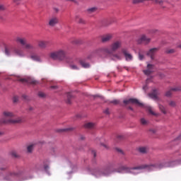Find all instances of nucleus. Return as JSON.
I'll return each instance as SVG.
<instances>
[{"mask_svg":"<svg viewBox=\"0 0 181 181\" xmlns=\"http://www.w3.org/2000/svg\"><path fill=\"white\" fill-rule=\"evenodd\" d=\"M178 165H181V159L174 161H170L168 163H166L164 165H162V164H154L150 165H144V167H136L132 168H129L127 167V173H132V175H138L141 169H147V170H155L156 169H162V168H175V166H178Z\"/></svg>","mask_w":181,"mask_h":181,"instance_id":"1","label":"nucleus"},{"mask_svg":"<svg viewBox=\"0 0 181 181\" xmlns=\"http://www.w3.org/2000/svg\"><path fill=\"white\" fill-rule=\"evenodd\" d=\"M121 46H122V42L119 40L113 42L110 47L102 48L100 52L103 54H112V53H114V52L116 50H118Z\"/></svg>","mask_w":181,"mask_h":181,"instance_id":"2","label":"nucleus"},{"mask_svg":"<svg viewBox=\"0 0 181 181\" xmlns=\"http://www.w3.org/2000/svg\"><path fill=\"white\" fill-rule=\"evenodd\" d=\"M123 103L126 105L128 104H134L135 105H139V107H144V108L147 109V110L148 111V112H150V114H151V115H158L156 113H155V112H153V110H152V107H151V106L147 105H143L136 98H130L129 100H124Z\"/></svg>","mask_w":181,"mask_h":181,"instance_id":"3","label":"nucleus"},{"mask_svg":"<svg viewBox=\"0 0 181 181\" xmlns=\"http://www.w3.org/2000/svg\"><path fill=\"white\" fill-rule=\"evenodd\" d=\"M5 54L6 56H19V57H25V56H26V54H25L23 50L18 48L13 49L8 47H5Z\"/></svg>","mask_w":181,"mask_h":181,"instance_id":"4","label":"nucleus"},{"mask_svg":"<svg viewBox=\"0 0 181 181\" xmlns=\"http://www.w3.org/2000/svg\"><path fill=\"white\" fill-rule=\"evenodd\" d=\"M49 57L52 59V60H59L62 62L66 59V51L64 49H58L57 51L52 52L49 54Z\"/></svg>","mask_w":181,"mask_h":181,"instance_id":"5","label":"nucleus"},{"mask_svg":"<svg viewBox=\"0 0 181 181\" xmlns=\"http://www.w3.org/2000/svg\"><path fill=\"white\" fill-rule=\"evenodd\" d=\"M110 173H111V169L110 168H107L105 169L103 172L100 170H95L92 173V175H93V176H95V177H101V176H108Z\"/></svg>","mask_w":181,"mask_h":181,"instance_id":"6","label":"nucleus"},{"mask_svg":"<svg viewBox=\"0 0 181 181\" xmlns=\"http://www.w3.org/2000/svg\"><path fill=\"white\" fill-rule=\"evenodd\" d=\"M136 42L139 45H142V43L144 45H148V43L151 42V38L146 37L145 35H143L137 39Z\"/></svg>","mask_w":181,"mask_h":181,"instance_id":"7","label":"nucleus"},{"mask_svg":"<svg viewBox=\"0 0 181 181\" xmlns=\"http://www.w3.org/2000/svg\"><path fill=\"white\" fill-rule=\"evenodd\" d=\"M122 53H123L127 62L132 61L133 57L132 54H129L128 49L123 48L122 49Z\"/></svg>","mask_w":181,"mask_h":181,"instance_id":"8","label":"nucleus"},{"mask_svg":"<svg viewBox=\"0 0 181 181\" xmlns=\"http://www.w3.org/2000/svg\"><path fill=\"white\" fill-rule=\"evenodd\" d=\"M158 52H159V47L152 48L147 52V55L151 57V60H153L155 54H157Z\"/></svg>","mask_w":181,"mask_h":181,"instance_id":"9","label":"nucleus"},{"mask_svg":"<svg viewBox=\"0 0 181 181\" xmlns=\"http://www.w3.org/2000/svg\"><path fill=\"white\" fill-rule=\"evenodd\" d=\"M15 40H16V43H19L22 46H24L25 45H26V43H28V40H26V38L22 37H16Z\"/></svg>","mask_w":181,"mask_h":181,"instance_id":"10","label":"nucleus"},{"mask_svg":"<svg viewBox=\"0 0 181 181\" xmlns=\"http://www.w3.org/2000/svg\"><path fill=\"white\" fill-rule=\"evenodd\" d=\"M30 59L33 60L34 62H38L39 63H42V57L37 54H32L30 56Z\"/></svg>","mask_w":181,"mask_h":181,"instance_id":"11","label":"nucleus"},{"mask_svg":"<svg viewBox=\"0 0 181 181\" xmlns=\"http://www.w3.org/2000/svg\"><path fill=\"white\" fill-rule=\"evenodd\" d=\"M181 90V86H178L175 88H171L169 90H168L165 93V97H170L172 95V91H180Z\"/></svg>","mask_w":181,"mask_h":181,"instance_id":"12","label":"nucleus"},{"mask_svg":"<svg viewBox=\"0 0 181 181\" xmlns=\"http://www.w3.org/2000/svg\"><path fill=\"white\" fill-rule=\"evenodd\" d=\"M153 69H155V66L153 64H147V69L144 71V74L146 76H149L152 71H153Z\"/></svg>","mask_w":181,"mask_h":181,"instance_id":"13","label":"nucleus"},{"mask_svg":"<svg viewBox=\"0 0 181 181\" xmlns=\"http://www.w3.org/2000/svg\"><path fill=\"white\" fill-rule=\"evenodd\" d=\"M17 176H18V174L15 173H11L6 176L5 180L13 181L15 180V178L17 177Z\"/></svg>","mask_w":181,"mask_h":181,"instance_id":"14","label":"nucleus"},{"mask_svg":"<svg viewBox=\"0 0 181 181\" xmlns=\"http://www.w3.org/2000/svg\"><path fill=\"white\" fill-rule=\"evenodd\" d=\"M57 23H59V18L57 17H52L49 20L48 25L49 26H55V25H57Z\"/></svg>","mask_w":181,"mask_h":181,"instance_id":"15","label":"nucleus"},{"mask_svg":"<svg viewBox=\"0 0 181 181\" xmlns=\"http://www.w3.org/2000/svg\"><path fill=\"white\" fill-rule=\"evenodd\" d=\"M107 56H110L112 60H121L122 59V54L121 53L107 54Z\"/></svg>","mask_w":181,"mask_h":181,"instance_id":"16","label":"nucleus"},{"mask_svg":"<svg viewBox=\"0 0 181 181\" xmlns=\"http://www.w3.org/2000/svg\"><path fill=\"white\" fill-rule=\"evenodd\" d=\"M47 45H49L48 41L40 40L38 42V47H40V49H46V47H47Z\"/></svg>","mask_w":181,"mask_h":181,"instance_id":"17","label":"nucleus"},{"mask_svg":"<svg viewBox=\"0 0 181 181\" xmlns=\"http://www.w3.org/2000/svg\"><path fill=\"white\" fill-rule=\"evenodd\" d=\"M112 39V34H106L102 37V42L105 43L106 42H110Z\"/></svg>","mask_w":181,"mask_h":181,"instance_id":"18","label":"nucleus"},{"mask_svg":"<svg viewBox=\"0 0 181 181\" xmlns=\"http://www.w3.org/2000/svg\"><path fill=\"white\" fill-rule=\"evenodd\" d=\"M3 122H4V124H18V122H22V119H18L16 120H13V119H10L8 121L5 120Z\"/></svg>","mask_w":181,"mask_h":181,"instance_id":"19","label":"nucleus"},{"mask_svg":"<svg viewBox=\"0 0 181 181\" xmlns=\"http://www.w3.org/2000/svg\"><path fill=\"white\" fill-rule=\"evenodd\" d=\"M3 115L4 117H6V118H12V117H15V115H13V112H9V111L4 112Z\"/></svg>","mask_w":181,"mask_h":181,"instance_id":"20","label":"nucleus"},{"mask_svg":"<svg viewBox=\"0 0 181 181\" xmlns=\"http://www.w3.org/2000/svg\"><path fill=\"white\" fill-rule=\"evenodd\" d=\"M25 49H27L28 50H33L35 47L30 43L26 42L25 45H24Z\"/></svg>","mask_w":181,"mask_h":181,"instance_id":"21","label":"nucleus"},{"mask_svg":"<svg viewBox=\"0 0 181 181\" xmlns=\"http://www.w3.org/2000/svg\"><path fill=\"white\" fill-rule=\"evenodd\" d=\"M149 97H151V98H153L154 100L156 98H158V90H154L153 93H149L148 94Z\"/></svg>","mask_w":181,"mask_h":181,"instance_id":"22","label":"nucleus"},{"mask_svg":"<svg viewBox=\"0 0 181 181\" xmlns=\"http://www.w3.org/2000/svg\"><path fill=\"white\" fill-rule=\"evenodd\" d=\"M79 64H81V66H82V67L84 69H88V67H90V64L86 63L84 61H81Z\"/></svg>","mask_w":181,"mask_h":181,"instance_id":"23","label":"nucleus"},{"mask_svg":"<svg viewBox=\"0 0 181 181\" xmlns=\"http://www.w3.org/2000/svg\"><path fill=\"white\" fill-rule=\"evenodd\" d=\"M139 152L141 153H146V152H148V149L146 147H140L139 148Z\"/></svg>","mask_w":181,"mask_h":181,"instance_id":"24","label":"nucleus"},{"mask_svg":"<svg viewBox=\"0 0 181 181\" xmlns=\"http://www.w3.org/2000/svg\"><path fill=\"white\" fill-rule=\"evenodd\" d=\"M93 127H94L93 123L88 122L85 124V128H93Z\"/></svg>","mask_w":181,"mask_h":181,"instance_id":"25","label":"nucleus"},{"mask_svg":"<svg viewBox=\"0 0 181 181\" xmlns=\"http://www.w3.org/2000/svg\"><path fill=\"white\" fill-rule=\"evenodd\" d=\"M97 11V8L93 7L89 9H88V13H94Z\"/></svg>","mask_w":181,"mask_h":181,"instance_id":"26","label":"nucleus"},{"mask_svg":"<svg viewBox=\"0 0 181 181\" xmlns=\"http://www.w3.org/2000/svg\"><path fill=\"white\" fill-rule=\"evenodd\" d=\"M70 68L72 70H78V66L77 65H74V64H71L70 65Z\"/></svg>","mask_w":181,"mask_h":181,"instance_id":"27","label":"nucleus"},{"mask_svg":"<svg viewBox=\"0 0 181 181\" xmlns=\"http://www.w3.org/2000/svg\"><path fill=\"white\" fill-rule=\"evenodd\" d=\"M159 109L161 112H163V114H166V110H165V107L162 105H159Z\"/></svg>","mask_w":181,"mask_h":181,"instance_id":"28","label":"nucleus"},{"mask_svg":"<svg viewBox=\"0 0 181 181\" xmlns=\"http://www.w3.org/2000/svg\"><path fill=\"white\" fill-rule=\"evenodd\" d=\"M169 105L170 107H175L176 106V102L173 101V100H171L170 103H169Z\"/></svg>","mask_w":181,"mask_h":181,"instance_id":"29","label":"nucleus"},{"mask_svg":"<svg viewBox=\"0 0 181 181\" xmlns=\"http://www.w3.org/2000/svg\"><path fill=\"white\" fill-rule=\"evenodd\" d=\"M141 122L142 125H146V124H148V121H146V119H145L144 118H142L141 119Z\"/></svg>","mask_w":181,"mask_h":181,"instance_id":"30","label":"nucleus"},{"mask_svg":"<svg viewBox=\"0 0 181 181\" xmlns=\"http://www.w3.org/2000/svg\"><path fill=\"white\" fill-rule=\"evenodd\" d=\"M27 149H28V152H32V151H33V145L28 146Z\"/></svg>","mask_w":181,"mask_h":181,"instance_id":"31","label":"nucleus"},{"mask_svg":"<svg viewBox=\"0 0 181 181\" xmlns=\"http://www.w3.org/2000/svg\"><path fill=\"white\" fill-rule=\"evenodd\" d=\"M165 53H168V54L175 53V49H167L165 51Z\"/></svg>","mask_w":181,"mask_h":181,"instance_id":"32","label":"nucleus"},{"mask_svg":"<svg viewBox=\"0 0 181 181\" xmlns=\"http://www.w3.org/2000/svg\"><path fill=\"white\" fill-rule=\"evenodd\" d=\"M18 100H19V98H18V96H15V97L13 98V103H18Z\"/></svg>","mask_w":181,"mask_h":181,"instance_id":"33","label":"nucleus"},{"mask_svg":"<svg viewBox=\"0 0 181 181\" xmlns=\"http://www.w3.org/2000/svg\"><path fill=\"white\" fill-rule=\"evenodd\" d=\"M5 8V6L0 4V11H4Z\"/></svg>","mask_w":181,"mask_h":181,"instance_id":"34","label":"nucleus"},{"mask_svg":"<svg viewBox=\"0 0 181 181\" xmlns=\"http://www.w3.org/2000/svg\"><path fill=\"white\" fill-rule=\"evenodd\" d=\"M139 60H142L144 59V55L139 54Z\"/></svg>","mask_w":181,"mask_h":181,"instance_id":"35","label":"nucleus"},{"mask_svg":"<svg viewBox=\"0 0 181 181\" xmlns=\"http://www.w3.org/2000/svg\"><path fill=\"white\" fill-rule=\"evenodd\" d=\"M143 90L146 91V90H148V86L146 85V86H143Z\"/></svg>","mask_w":181,"mask_h":181,"instance_id":"36","label":"nucleus"},{"mask_svg":"<svg viewBox=\"0 0 181 181\" xmlns=\"http://www.w3.org/2000/svg\"><path fill=\"white\" fill-rule=\"evenodd\" d=\"M67 97H68V98H71V93H67Z\"/></svg>","mask_w":181,"mask_h":181,"instance_id":"37","label":"nucleus"},{"mask_svg":"<svg viewBox=\"0 0 181 181\" xmlns=\"http://www.w3.org/2000/svg\"><path fill=\"white\" fill-rule=\"evenodd\" d=\"M6 169V166H4L3 168L0 167V170H5Z\"/></svg>","mask_w":181,"mask_h":181,"instance_id":"38","label":"nucleus"},{"mask_svg":"<svg viewBox=\"0 0 181 181\" xmlns=\"http://www.w3.org/2000/svg\"><path fill=\"white\" fill-rule=\"evenodd\" d=\"M151 81V78H147V80H146V83L148 84V83H149L150 81Z\"/></svg>","mask_w":181,"mask_h":181,"instance_id":"39","label":"nucleus"},{"mask_svg":"<svg viewBox=\"0 0 181 181\" xmlns=\"http://www.w3.org/2000/svg\"><path fill=\"white\" fill-rule=\"evenodd\" d=\"M112 103L113 104H118V100H114Z\"/></svg>","mask_w":181,"mask_h":181,"instance_id":"40","label":"nucleus"},{"mask_svg":"<svg viewBox=\"0 0 181 181\" xmlns=\"http://www.w3.org/2000/svg\"><path fill=\"white\" fill-rule=\"evenodd\" d=\"M105 112V114H110V112H108V110H106Z\"/></svg>","mask_w":181,"mask_h":181,"instance_id":"41","label":"nucleus"},{"mask_svg":"<svg viewBox=\"0 0 181 181\" xmlns=\"http://www.w3.org/2000/svg\"><path fill=\"white\" fill-rule=\"evenodd\" d=\"M39 95H40V97H44V96H45V95H44L43 94H42V93H40Z\"/></svg>","mask_w":181,"mask_h":181,"instance_id":"42","label":"nucleus"},{"mask_svg":"<svg viewBox=\"0 0 181 181\" xmlns=\"http://www.w3.org/2000/svg\"><path fill=\"white\" fill-rule=\"evenodd\" d=\"M67 1H70L71 2H76V0H67Z\"/></svg>","mask_w":181,"mask_h":181,"instance_id":"43","label":"nucleus"},{"mask_svg":"<svg viewBox=\"0 0 181 181\" xmlns=\"http://www.w3.org/2000/svg\"><path fill=\"white\" fill-rule=\"evenodd\" d=\"M45 170H47V169H49V167L46 166V167H45Z\"/></svg>","mask_w":181,"mask_h":181,"instance_id":"44","label":"nucleus"},{"mask_svg":"<svg viewBox=\"0 0 181 181\" xmlns=\"http://www.w3.org/2000/svg\"><path fill=\"white\" fill-rule=\"evenodd\" d=\"M118 152H121L122 153V150H120V149H117Z\"/></svg>","mask_w":181,"mask_h":181,"instance_id":"45","label":"nucleus"},{"mask_svg":"<svg viewBox=\"0 0 181 181\" xmlns=\"http://www.w3.org/2000/svg\"><path fill=\"white\" fill-rule=\"evenodd\" d=\"M177 47H180V49H181V45H177Z\"/></svg>","mask_w":181,"mask_h":181,"instance_id":"46","label":"nucleus"},{"mask_svg":"<svg viewBox=\"0 0 181 181\" xmlns=\"http://www.w3.org/2000/svg\"><path fill=\"white\" fill-rule=\"evenodd\" d=\"M93 156H95V152L93 151Z\"/></svg>","mask_w":181,"mask_h":181,"instance_id":"47","label":"nucleus"},{"mask_svg":"<svg viewBox=\"0 0 181 181\" xmlns=\"http://www.w3.org/2000/svg\"><path fill=\"white\" fill-rule=\"evenodd\" d=\"M87 170H88V172H90V169H88V168L87 169Z\"/></svg>","mask_w":181,"mask_h":181,"instance_id":"48","label":"nucleus"},{"mask_svg":"<svg viewBox=\"0 0 181 181\" xmlns=\"http://www.w3.org/2000/svg\"><path fill=\"white\" fill-rule=\"evenodd\" d=\"M0 135H2V132H0Z\"/></svg>","mask_w":181,"mask_h":181,"instance_id":"49","label":"nucleus"},{"mask_svg":"<svg viewBox=\"0 0 181 181\" xmlns=\"http://www.w3.org/2000/svg\"><path fill=\"white\" fill-rule=\"evenodd\" d=\"M15 157H16V155H14Z\"/></svg>","mask_w":181,"mask_h":181,"instance_id":"50","label":"nucleus"},{"mask_svg":"<svg viewBox=\"0 0 181 181\" xmlns=\"http://www.w3.org/2000/svg\"><path fill=\"white\" fill-rule=\"evenodd\" d=\"M130 110H132V108L130 107Z\"/></svg>","mask_w":181,"mask_h":181,"instance_id":"51","label":"nucleus"}]
</instances>
